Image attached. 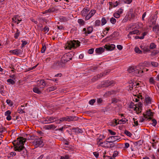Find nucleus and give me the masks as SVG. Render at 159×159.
<instances>
[{
  "mask_svg": "<svg viewBox=\"0 0 159 159\" xmlns=\"http://www.w3.org/2000/svg\"><path fill=\"white\" fill-rule=\"evenodd\" d=\"M26 139L23 137H20L17 139L16 144L15 146V150L20 152L21 155L24 157L27 155V151L24 146V143Z\"/></svg>",
  "mask_w": 159,
  "mask_h": 159,
  "instance_id": "obj_1",
  "label": "nucleus"
},
{
  "mask_svg": "<svg viewBox=\"0 0 159 159\" xmlns=\"http://www.w3.org/2000/svg\"><path fill=\"white\" fill-rule=\"evenodd\" d=\"M95 10H91L90 11L87 8H84L81 11V15L84 17H85V20L89 19L96 13Z\"/></svg>",
  "mask_w": 159,
  "mask_h": 159,
  "instance_id": "obj_2",
  "label": "nucleus"
},
{
  "mask_svg": "<svg viewBox=\"0 0 159 159\" xmlns=\"http://www.w3.org/2000/svg\"><path fill=\"white\" fill-rule=\"evenodd\" d=\"M80 45V42L78 40L68 41L65 44L64 48L66 49L70 50L75 48Z\"/></svg>",
  "mask_w": 159,
  "mask_h": 159,
  "instance_id": "obj_3",
  "label": "nucleus"
},
{
  "mask_svg": "<svg viewBox=\"0 0 159 159\" xmlns=\"http://www.w3.org/2000/svg\"><path fill=\"white\" fill-rule=\"evenodd\" d=\"M142 105V104L140 102L135 104L131 103L130 104V107L132 108L137 114H139L141 112Z\"/></svg>",
  "mask_w": 159,
  "mask_h": 159,
  "instance_id": "obj_4",
  "label": "nucleus"
},
{
  "mask_svg": "<svg viewBox=\"0 0 159 159\" xmlns=\"http://www.w3.org/2000/svg\"><path fill=\"white\" fill-rule=\"evenodd\" d=\"M148 62H145L143 64H140L137 65V70H139V69H140L142 70L141 72H139V73H141V75H143L144 73L147 72L148 70V69L146 68V67H148Z\"/></svg>",
  "mask_w": 159,
  "mask_h": 159,
  "instance_id": "obj_5",
  "label": "nucleus"
},
{
  "mask_svg": "<svg viewBox=\"0 0 159 159\" xmlns=\"http://www.w3.org/2000/svg\"><path fill=\"white\" fill-rule=\"evenodd\" d=\"M71 59H72L71 55L70 53H68L63 55L61 58V61L62 63L65 64Z\"/></svg>",
  "mask_w": 159,
  "mask_h": 159,
  "instance_id": "obj_6",
  "label": "nucleus"
},
{
  "mask_svg": "<svg viewBox=\"0 0 159 159\" xmlns=\"http://www.w3.org/2000/svg\"><path fill=\"white\" fill-rule=\"evenodd\" d=\"M33 144L36 147H42L43 145V141L41 138L35 139L33 142Z\"/></svg>",
  "mask_w": 159,
  "mask_h": 159,
  "instance_id": "obj_7",
  "label": "nucleus"
},
{
  "mask_svg": "<svg viewBox=\"0 0 159 159\" xmlns=\"http://www.w3.org/2000/svg\"><path fill=\"white\" fill-rule=\"evenodd\" d=\"M120 139V137L117 136H111L108 138L107 140L109 143H112L119 140Z\"/></svg>",
  "mask_w": 159,
  "mask_h": 159,
  "instance_id": "obj_8",
  "label": "nucleus"
},
{
  "mask_svg": "<svg viewBox=\"0 0 159 159\" xmlns=\"http://www.w3.org/2000/svg\"><path fill=\"white\" fill-rule=\"evenodd\" d=\"M114 82L113 81H106L102 82L101 84V87H107L109 86L113 85Z\"/></svg>",
  "mask_w": 159,
  "mask_h": 159,
  "instance_id": "obj_9",
  "label": "nucleus"
},
{
  "mask_svg": "<svg viewBox=\"0 0 159 159\" xmlns=\"http://www.w3.org/2000/svg\"><path fill=\"white\" fill-rule=\"evenodd\" d=\"M56 117H48L45 118L44 120L45 121L44 123L49 124L52 123L56 120Z\"/></svg>",
  "mask_w": 159,
  "mask_h": 159,
  "instance_id": "obj_10",
  "label": "nucleus"
},
{
  "mask_svg": "<svg viewBox=\"0 0 159 159\" xmlns=\"http://www.w3.org/2000/svg\"><path fill=\"white\" fill-rule=\"evenodd\" d=\"M9 52L13 55H18L22 54L23 51L20 49H17L10 50Z\"/></svg>",
  "mask_w": 159,
  "mask_h": 159,
  "instance_id": "obj_11",
  "label": "nucleus"
},
{
  "mask_svg": "<svg viewBox=\"0 0 159 159\" xmlns=\"http://www.w3.org/2000/svg\"><path fill=\"white\" fill-rule=\"evenodd\" d=\"M153 116V113L150 110L147 111L145 115H144V117L146 118L151 119Z\"/></svg>",
  "mask_w": 159,
  "mask_h": 159,
  "instance_id": "obj_12",
  "label": "nucleus"
},
{
  "mask_svg": "<svg viewBox=\"0 0 159 159\" xmlns=\"http://www.w3.org/2000/svg\"><path fill=\"white\" fill-rule=\"evenodd\" d=\"M105 49H106L107 50H112L115 48V45L113 44L105 45L104 46Z\"/></svg>",
  "mask_w": 159,
  "mask_h": 159,
  "instance_id": "obj_13",
  "label": "nucleus"
},
{
  "mask_svg": "<svg viewBox=\"0 0 159 159\" xmlns=\"http://www.w3.org/2000/svg\"><path fill=\"white\" fill-rule=\"evenodd\" d=\"M137 66H134L130 67L128 69V71L129 73H136V70H137Z\"/></svg>",
  "mask_w": 159,
  "mask_h": 159,
  "instance_id": "obj_14",
  "label": "nucleus"
},
{
  "mask_svg": "<svg viewBox=\"0 0 159 159\" xmlns=\"http://www.w3.org/2000/svg\"><path fill=\"white\" fill-rule=\"evenodd\" d=\"M109 4L110 6L109 7V9H111L113 7H117L120 4V2L119 1H117L114 3L110 2H109Z\"/></svg>",
  "mask_w": 159,
  "mask_h": 159,
  "instance_id": "obj_15",
  "label": "nucleus"
},
{
  "mask_svg": "<svg viewBox=\"0 0 159 159\" xmlns=\"http://www.w3.org/2000/svg\"><path fill=\"white\" fill-rule=\"evenodd\" d=\"M78 118L75 116H67V121L70 122L72 121H76L78 120Z\"/></svg>",
  "mask_w": 159,
  "mask_h": 159,
  "instance_id": "obj_16",
  "label": "nucleus"
},
{
  "mask_svg": "<svg viewBox=\"0 0 159 159\" xmlns=\"http://www.w3.org/2000/svg\"><path fill=\"white\" fill-rule=\"evenodd\" d=\"M105 48H104L100 47L97 48L95 49V52L98 54H101L102 53L104 52Z\"/></svg>",
  "mask_w": 159,
  "mask_h": 159,
  "instance_id": "obj_17",
  "label": "nucleus"
},
{
  "mask_svg": "<svg viewBox=\"0 0 159 159\" xmlns=\"http://www.w3.org/2000/svg\"><path fill=\"white\" fill-rule=\"evenodd\" d=\"M139 83H137V84H136V83H133L132 84H130V85H129V90L130 91L133 90L134 87V89H135V88L137 87V86L138 85H139Z\"/></svg>",
  "mask_w": 159,
  "mask_h": 159,
  "instance_id": "obj_18",
  "label": "nucleus"
},
{
  "mask_svg": "<svg viewBox=\"0 0 159 159\" xmlns=\"http://www.w3.org/2000/svg\"><path fill=\"white\" fill-rule=\"evenodd\" d=\"M152 99L149 97H146L145 98V102L147 104H150L152 103Z\"/></svg>",
  "mask_w": 159,
  "mask_h": 159,
  "instance_id": "obj_19",
  "label": "nucleus"
},
{
  "mask_svg": "<svg viewBox=\"0 0 159 159\" xmlns=\"http://www.w3.org/2000/svg\"><path fill=\"white\" fill-rule=\"evenodd\" d=\"M128 121V120L125 118H123L120 120H118V124H124Z\"/></svg>",
  "mask_w": 159,
  "mask_h": 159,
  "instance_id": "obj_20",
  "label": "nucleus"
},
{
  "mask_svg": "<svg viewBox=\"0 0 159 159\" xmlns=\"http://www.w3.org/2000/svg\"><path fill=\"white\" fill-rule=\"evenodd\" d=\"M45 127L47 129H55L56 127L54 125L51 124L45 125Z\"/></svg>",
  "mask_w": 159,
  "mask_h": 159,
  "instance_id": "obj_21",
  "label": "nucleus"
},
{
  "mask_svg": "<svg viewBox=\"0 0 159 159\" xmlns=\"http://www.w3.org/2000/svg\"><path fill=\"white\" fill-rule=\"evenodd\" d=\"M57 89V87L56 86H52L48 88L46 90L47 92L49 93L51 91H54Z\"/></svg>",
  "mask_w": 159,
  "mask_h": 159,
  "instance_id": "obj_22",
  "label": "nucleus"
},
{
  "mask_svg": "<svg viewBox=\"0 0 159 159\" xmlns=\"http://www.w3.org/2000/svg\"><path fill=\"white\" fill-rule=\"evenodd\" d=\"M139 33V30H134V31H131L129 32V34H128V38H130V35L133 34H138Z\"/></svg>",
  "mask_w": 159,
  "mask_h": 159,
  "instance_id": "obj_23",
  "label": "nucleus"
},
{
  "mask_svg": "<svg viewBox=\"0 0 159 159\" xmlns=\"http://www.w3.org/2000/svg\"><path fill=\"white\" fill-rule=\"evenodd\" d=\"M97 144L98 146H101L102 143V138L100 136L99 138L97 139Z\"/></svg>",
  "mask_w": 159,
  "mask_h": 159,
  "instance_id": "obj_24",
  "label": "nucleus"
},
{
  "mask_svg": "<svg viewBox=\"0 0 159 159\" xmlns=\"http://www.w3.org/2000/svg\"><path fill=\"white\" fill-rule=\"evenodd\" d=\"M153 31L156 33H159V25L154 26L153 28Z\"/></svg>",
  "mask_w": 159,
  "mask_h": 159,
  "instance_id": "obj_25",
  "label": "nucleus"
},
{
  "mask_svg": "<svg viewBox=\"0 0 159 159\" xmlns=\"http://www.w3.org/2000/svg\"><path fill=\"white\" fill-rule=\"evenodd\" d=\"M72 129L74 130V132L76 133H82V130L78 128H74Z\"/></svg>",
  "mask_w": 159,
  "mask_h": 159,
  "instance_id": "obj_26",
  "label": "nucleus"
},
{
  "mask_svg": "<svg viewBox=\"0 0 159 159\" xmlns=\"http://www.w3.org/2000/svg\"><path fill=\"white\" fill-rule=\"evenodd\" d=\"M33 90L34 92L35 93L38 94H40L41 93L40 90L36 87H35L33 88Z\"/></svg>",
  "mask_w": 159,
  "mask_h": 159,
  "instance_id": "obj_27",
  "label": "nucleus"
},
{
  "mask_svg": "<svg viewBox=\"0 0 159 159\" xmlns=\"http://www.w3.org/2000/svg\"><path fill=\"white\" fill-rule=\"evenodd\" d=\"M147 34V32H144L142 34V36H136L135 37V38L136 39H143L144 38L145 36Z\"/></svg>",
  "mask_w": 159,
  "mask_h": 159,
  "instance_id": "obj_28",
  "label": "nucleus"
},
{
  "mask_svg": "<svg viewBox=\"0 0 159 159\" xmlns=\"http://www.w3.org/2000/svg\"><path fill=\"white\" fill-rule=\"evenodd\" d=\"M108 141L107 140L106 141L102 142L100 146L102 147L107 148L108 147L107 145H108Z\"/></svg>",
  "mask_w": 159,
  "mask_h": 159,
  "instance_id": "obj_29",
  "label": "nucleus"
},
{
  "mask_svg": "<svg viewBox=\"0 0 159 159\" xmlns=\"http://www.w3.org/2000/svg\"><path fill=\"white\" fill-rule=\"evenodd\" d=\"M112 123L111 125L113 126H115L119 124H118V120L116 119L113 120Z\"/></svg>",
  "mask_w": 159,
  "mask_h": 159,
  "instance_id": "obj_30",
  "label": "nucleus"
},
{
  "mask_svg": "<svg viewBox=\"0 0 159 159\" xmlns=\"http://www.w3.org/2000/svg\"><path fill=\"white\" fill-rule=\"evenodd\" d=\"M78 22L81 25H83L85 23V22L84 20L82 19H79L78 20Z\"/></svg>",
  "mask_w": 159,
  "mask_h": 159,
  "instance_id": "obj_31",
  "label": "nucleus"
},
{
  "mask_svg": "<svg viewBox=\"0 0 159 159\" xmlns=\"http://www.w3.org/2000/svg\"><path fill=\"white\" fill-rule=\"evenodd\" d=\"M134 51L136 53L138 54H141L142 51L140 50L138 47H135L134 48Z\"/></svg>",
  "mask_w": 159,
  "mask_h": 159,
  "instance_id": "obj_32",
  "label": "nucleus"
},
{
  "mask_svg": "<svg viewBox=\"0 0 159 159\" xmlns=\"http://www.w3.org/2000/svg\"><path fill=\"white\" fill-rule=\"evenodd\" d=\"M7 82L12 85H13L15 83V81L11 79H9L7 80Z\"/></svg>",
  "mask_w": 159,
  "mask_h": 159,
  "instance_id": "obj_33",
  "label": "nucleus"
},
{
  "mask_svg": "<svg viewBox=\"0 0 159 159\" xmlns=\"http://www.w3.org/2000/svg\"><path fill=\"white\" fill-rule=\"evenodd\" d=\"M93 28L92 26H89L87 28V34H89L93 31Z\"/></svg>",
  "mask_w": 159,
  "mask_h": 159,
  "instance_id": "obj_34",
  "label": "nucleus"
},
{
  "mask_svg": "<svg viewBox=\"0 0 159 159\" xmlns=\"http://www.w3.org/2000/svg\"><path fill=\"white\" fill-rule=\"evenodd\" d=\"M39 82L40 84H39V83H38V86H40V85L43 86H45L46 85V84L44 80H41Z\"/></svg>",
  "mask_w": 159,
  "mask_h": 159,
  "instance_id": "obj_35",
  "label": "nucleus"
},
{
  "mask_svg": "<svg viewBox=\"0 0 159 159\" xmlns=\"http://www.w3.org/2000/svg\"><path fill=\"white\" fill-rule=\"evenodd\" d=\"M107 148H112L115 146V144L113 143H109L108 142Z\"/></svg>",
  "mask_w": 159,
  "mask_h": 159,
  "instance_id": "obj_36",
  "label": "nucleus"
},
{
  "mask_svg": "<svg viewBox=\"0 0 159 159\" xmlns=\"http://www.w3.org/2000/svg\"><path fill=\"white\" fill-rule=\"evenodd\" d=\"M6 102L10 106H13V102L11 100L9 99H7Z\"/></svg>",
  "mask_w": 159,
  "mask_h": 159,
  "instance_id": "obj_37",
  "label": "nucleus"
},
{
  "mask_svg": "<svg viewBox=\"0 0 159 159\" xmlns=\"http://www.w3.org/2000/svg\"><path fill=\"white\" fill-rule=\"evenodd\" d=\"M100 21L99 20H97L95 22L94 25L95 26H98L100 25Z\"/></svg>",
  "mask_w": 159,
  "mask_h": 159,
  "instance_id": "obj_38",
  "label": "nucleus"
},
{
  "mask_svg": "<svg viewBox=\"0 0 159 159\" xmlns=\"http://www.w3.org/2000/svg\"><path fill=\"white\" fill-rule=\"evenodd\" d=\"M156 47V44L153 43H151L150 45V48L151 49H154Z\"/></svg>",
  "mask_w": 159,
  "mask_h": 159,
  "instance_id": "obj_39",
  "label": "nucleus"
},
{
  "mask_svg": "<svg viewBox=\"0 0 159 159\" xmlns=\"http://www.w3.org/2000/svg\"><path fill=\"white\" fill-rule=\"evenodd\" d=\"M136 119L135 118H133V120L134 121V124L133 126H136L138 125V121L136 120Z\"/></svg>",
  "mask_w": 159,
  "mask_h": 159,
  "instance_id": "obj_40",
  "label": "nucleus"
},
{
  "mask_svg": "<svg viewBox=\"0 0 159 159\" xmlns=\"http://www.w3.org/2000/svg\"><path fill=\"white\" fill-rule=\"evenodd\" d=\"M149 82L151 84H155V81L153 77H151L149 79Z\"/></svg>",
  "mask_w": 159,
  "mask_h": 159,
  "instance_id": "obj_41",
  "label": "nucleus"
},
{
  "mask_svg": "<svg viewBox=\"0 0 159 159\" xmlns=\"http://www.w3.org/2000/svg\"><path fill=\"white\" fill-rule=\"evenodd\" d=\"M46 49V47L45 44H42V48L41 52L42 53H44Z\"/></svg>",
  "mask_w": 159,
  "mask_h": 159,
  "instance_id": "obj_42",
  "label": "nucleus"
},
{
  "mask_svg": "<svg viewBox=\"0 0 159 159\" xmlns=\"http://www.w3.org/2000/svg\"><path fill=\"white\" fill-rule=\"evenodd\" d=\"M101 22H102V24H101L102 25H105L107 23L106 20V19L104 17L102 18V20H101Z\"/></svg>",
  "mask_w": 159,
  "mask_h": 159,
  "instance_id": "obj_43",
  "label": "nucleus"
},
{
  "mask_svg": "<svg viewBox=\"0 0 159 159\" xmlns=\"http://www.w3.org/2000/svg\"><path fill=\"white\" fill-rule=\"evenodd\" d=\"M151 64L152 66L154 67H157L158 66V63L156 62H151Z\"/></svg>",
  "mask_w": 159,
  "mask_h": 159,
  "instance_id": "obj_44",
  "label": "nucleus"
},
{
  "mask_svg": "<svg viewBox=\"0 0 159 159\" xmlns=\"http://www.w3.org/2000/svg\"><path fill=\"white\" fill-rule=\"evenodd\" d=\"M113 16L117 18L120 17V15L119 14V13H118V12L116 11L114 14Z\"/></svg>",
  "mask_w": 159,
  "mask_h": 159,
  "instance_id": "obj_45",
  "label": "nucleus"
},
{
  "mask_svg": "<svg viewBox=\"0 0 159 159\" xmlns=\"http://www.w3.org/2000/svg\"><path fill=\"white\" fill-rule=\"evenodd\" d=\"M17 16H15L12 19V21L15 23H16L17 22V19L18 18H17Z\"/></svg>",
  "mask_w": 159,
  "mask_h": 159,
  "instance_id": "obj_46",
  "label": "nucleus"
},
{
  "mask_svg": "<svg viewBox=\"0 0 159 159\" xmlns=\"http://www.w3.org/2000/svg\"><path fill=\"white\" fill-rule=\"evenodd\" d=\"M110 21L111 22L112 24H114L115 23L116 21V20L115 18L112 17L111 18Z\"/></svg>",
  "mask_w": 159,
  "mask_h": 159,
  "instance_id": "obj_47",
  "label": "nucleus"
},
{
  "mask_svg": "<svg viewBox=\"0 0 159 159\" xmlns=\"http://www.w3.org/2000/svg\"><path fill=\"white\" fill-rule=\"evenodd\" d=\"M96 102V100L93 99L90 100L89 102V103L91 105H93Z\"/></svg>",
  "mask_w": 159,
  "mask_h": 159,
  "instance_id": "obj_48",
  "label": "nucleus"
},
{
  "mask_svg": "<svg viewBox=\"0 0 159 159\" xmlns=\"http://www.w3.org/2000/svg\"><path fill=\"white\" fill-rule=\"evenodd\" d=\"M43 30L45 33H46L49 30V28L48 26H45L43 29Z\"/></svg>",
  "mask_w": 159,
  "mask_h": 159,
  "instance_id": "obj_49",
  "label": "nucleus"
},
{
  "mask_svg": "<svg viewBox=\"0 0 159 159\" xmlns=\"http://www.w3.org/2000/svg\"><path fill=\"white\" fill-rule=\"evenodd\" d=\"M125 134L129 137H130L132 135V134L129 132L127 130L125 131Z\"/></svg>",
  "mask_w": 159,
  "mask_h": 159,
  "instance_id": "obj_50",
  "label": "nucleus"
},
{
  "mask_svg": "<svg viewBox=\"0 0 159 159\" xmlns=\"http://www.w3.org/2000/svg\"><path fill=\"white\" fill-rule=\"evenodd\" d=\"M70 157L68 155H66L65 156L61 157L60 159H69Z\"/></svg>",
  "mask_w": 159,
  "mask_h": 159,
  "instance_id": "obj_51",
  "label": "nucleus"
},
{
  "mask_svg": "<svg viewBox=\"0 0 159 159\" xmlns=\"http://www.w3.org/2000/svg\"><path fill=\"white\" fill-rule=\"evenodd\" d=\"M21 42H22V44L21 45V46L22 47H24L25 45L26 44H27L28 43L26 41L22 40L21 41Z\"/></svg>",
  "mask_w": 159,
  "mask_h": 159,
  "instance_id": "obj_52",
  "label": "nucleus"
},
{
  "mask_svg": "<svg viewBox=\"0 0 159 159\" xmlns=\"http://www.w3.org/2000/svg\"><path fill=\"white\" fill-rule=\"evenodd\" d=\"M62 121V122L64 121H67V116L60 118Z\"/></svg>",
  "mask_w": 159,
  "mask_h": 159,
  "instance_id": "obj_53",
  "label": "nucleus"
},
{
  "mask_svg": "<svg viewBox=\"0 0 159 159\" xmlns=\"http://www.w3.org/2000/svg\"><path fill=\"white\" fill-rule=\"evenodd\" d=\"M11 112L9 110H8L5 113V115L6 116H10L11 114Z\"/></svg>",
  "mask_w": 159,
  "mask_h": 159,
  "instance_id": "obj_54",
  "label": "nucleus"
},
{
  "mask_svg": "<svg viewBox=\"0 0 159 159\" xmlns=\"http://www.w3.org/2000/svg\"><path fill=\"white\" fill-rule=\"evenodd\" d=\"M55 121H56V123L57 124H60L62 122V121H61V120L60 118L59 120H57L56 118V120Z\"/></svg>",
  "mask_w": 159,
  "mask_h": 159,
  "instance_id": "obj_55",
  "label": "nucleus"
},
{
  "mask_svg": "<svg viewBox=\"0 0 159 159\" xmlns=\"http://www.w3.org/2000/svg\"><path fill=\"white\" fill-rule=\"evenodd\" d=\"M16 154L15 152H11L10 153V157H13L16 155Z\"/></svg>",
  "mask_w": 159,
  "mask_h": 159,
  "instance_id": "obj_56",
  "label": "nucleus"
},
{
  "mask_svg": "<svg viewBox=\"0 0 159 159\" xmlns=\"http://www.w3.org/2000/svg\"><path fill=\"white\" fill-rule=\"evenodd\" d=\"M108 132H109V133L111 135H115L116 134V132H114V131H112L111 129H109L108 130Z\"/></svg>",
  "mask_w": 159,
  "mask_h": 159,
  "instance_id": "obj_57",
  "label": "nucleus"
},
{
  "mask_svg": "<svg viewBox=\"0 0 159 159\" xmlns=\"http://www.w3.org/2000/svg\"><path fill=\"white\" fill-rule=\"evenodd\" d=\"M152 125L154 126H155L157 123L156 120L155 119H153L152 120Z\"/></svg>",
  "mask_w": 159,
  "mask_h": 159,
  "instance_id": "obj_58",
  "label": "nucleus"
},
{
  "mask_svg": "<svg viewBox=\"0 0 159 159\" xmlns=\"http://www.w3.org/2000/svg\"><path fill=\"white\" fill-rule=\"evenodd\" d=\"M158 53H159V48L158 49L156 50V51H154L152 52L153 54L154 55H156Z\"/></svg>",
  "mask_w": 159,
  "mask_h": 159,
  "instance_id": "obj_59",
  "label": "nucleus"
},
{
  "mask_svg": "<svg viewBox=\"0 0 159 159\" xmlns=\"http://www.w3.org/2000/svg\"><path fill=\"white\" fill-rule=\"evenodd\" d=\"M20 33L18 31V30L14 34V37L15 38H17L19 35Z\"/></svg>",
  "mask_w": 159,
  "mask_h": 159,
  "instance_id": "obj_60",
  "label": "nucleus"
},
{
  "mask_svg": "<svg viewBox=\"0 0 159 159\" xmlns=\"http://www.w3.org/2000/svg\"><path fill=\"white\" fill-rule=\"evenodd\" d=\"M94 48H92L89 49L88 51V53L90 54H92L94 52Z\"/></svg>",
  "mask_w": 159,
  "mask_h": 159,
  "instance_id": "obj_61",
  "label": "nucleus"
},
{
  "mask_svg": "<svg viewBox=\"0 0 159 159\" xmlns=\"http://www.w3.org/2000/svg\"><path fill=\"white\" fill-rule=\"evenodd\" d=\"M118 152L117 151H115L114 152L112 156L113 157H115L118 155Z\"/></svg>",
  "mask_w": 159,
  "mask_h": 159,
  "instance_id": "obj_62",
  "label": "nucleus"
},
{
  "mask_svg": "<svg viewBox=\"0 0 159 159\" xmlns=\"http://www.w3.org/2000/svg\"><path fill=\"white\" fill-rule=\"evenodd\" d=\"M110 28L109 27H107L106 28V29L107 31L104 30V34L105 33L106 34L110 30Z\"/></svg>",
  "mask_w": 159,
  "mask_h": 159,
  "instance_id": "obj_63",
  "label": "nucleus"
},
{
  "mask_svg": "<svg viewBox=\"0 0 159 159\" xmlns=\"http://www.w3.org/2000/svg\"><path fill=\"white\" fill-rule=\"evenodd\" d=\"M116 11L120 15L123 13V10L121 8H120Z\"/></svg>",
  "mask_w": 159,
  "mask_h": 159,
  "instance_id": "obj_64",
  "label": "nucleus"
}]
</instances>
